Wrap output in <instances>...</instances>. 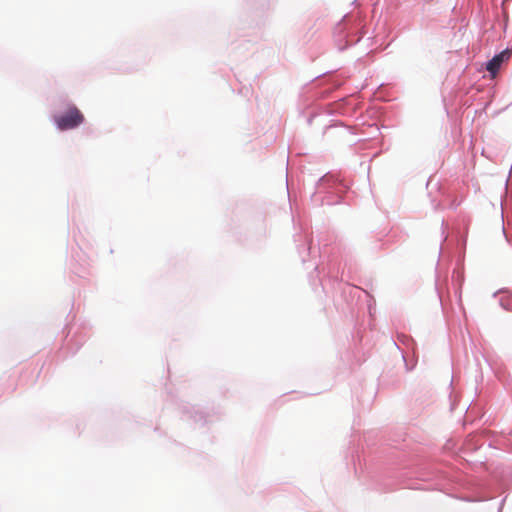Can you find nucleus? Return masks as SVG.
I'll list each match as a JSON object with an SVG mask.
<instances>
[{
	"label": "nucleus",
	"mask_w": 512,
	"mask_h": 512,
	"mask_svg": "<svg viewBox=\"0 0 512 512\" xmlns=\"http://www.w3.org/2000/svg\"><path fill=\"white\" fill-rule=\"evenodd\" d=\"M54 122L61 131L71 130L84 122V115L77 107L71 106L64 114L55 116Z\"/></svg>",
	"instance_id": "f257e3e1"
},
{
	"label": "nucleus",
	"mask_w": 512,
	"mask_h": 512,
	"mask_svg": "<svg viewBox=\"0 0 512 512\" xmlns=\"http://www.w3.org/2000/svg\"><path fill=\"white\" fill-rule=\"evenodd\" d=\"M510 57V51L509 50H505V51H502L501 53L495 55L486 65V69L494 76L501 64L503 63V61H505L506 59H508Z\"/></svg>",
	"instance_id": "f03ea898"
}]
</instances>
